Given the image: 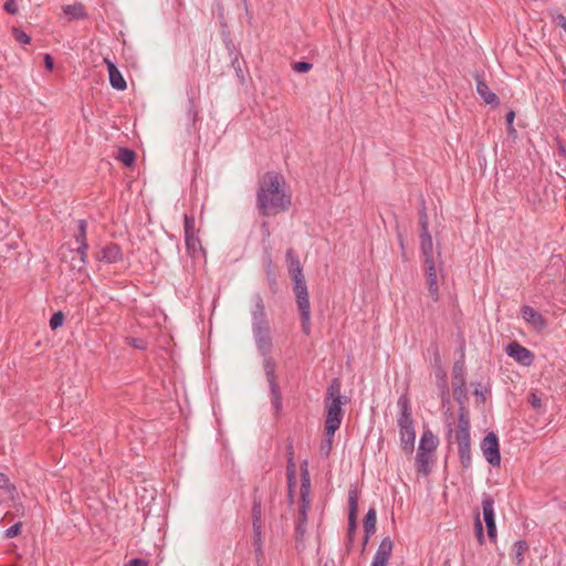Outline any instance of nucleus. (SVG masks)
I'll return each instance as SVG.
<instances>
[{"label": "nucleus", "instance_id": "nucleus-64", "mask_svg": "<svg viewBox=\"0 0 566 566\" xmlns=\"http://www.w3.org/2000/svg\"><path fill=\"white\" fill-rule=\"evenodd\" d=\"M557 148L559 156L566 157V146L562 142H558Z\"/></svg>", "mask_w": 566, "mask_h": 566}, {"label": "nucleus", "instance_id": "nucleus-14", "mask_svg": "<svg viewBox=\"0 0 566 566\" xmlns=\"http://www.w3.org/2000/svg\"><path fill=\"white\" fill-rule=\"evenodd\" d=\"M286 266L292 281L303 280V269L297 254L293 249H289L285 254Z\"/></svg>", "mask_w": 566, "mask_h": 566}, {"label": "nucleus", "instance_id": "nucleus-51", "mask_svg": "<svg viewBox=\"0 0 566 566\" xmlns=\"http://www.w3.org/2000/svg\"><path fill=\"white\" fill-rule=\"evenodd\" d=\"M188 116L192 125L197 123L198 109L192 97L189 98Z\"/></svg>", "mask_w": 566, "mask_h": 566}, {"label": "nucleus", "instance_id": "nucleus-63", "mask_svg": "<svg viewBox=\"0 0 566 566\" xmlns=\"http://www.w3.org/2000/svg\"><path fill=\"white\" fill-rule=\"evenodd\" d=\"M224 44H226V48L229 51L230 55H232L234 53V50H235V46H234L232 40L227 36L224 39Z\"/></svg>", "mask_w": 566, "mask_h": 566}, {"label": "nucleus", "instance_id": "nucleus-27", "mask_svg": "<svg viewBox=\"0 0 566 566\" xmlns=\"http://www.w3.org/2000/svg\"><path fill=\"white\" fill-rule=\"evenodd\" d=\"M482 511L485 524L495 521L494 500L490 494L484 493L482 496Z\"/></svg>", "mask_w": 566, "mask_h": 566}, {"label": "nucleus", "instance_id": "nucleus-59", "mask_svg": "<svg viewBox=\"0 0 566 566\" xmlns=\"http://www.w3.org/2000/svg\"><path fill=\"white\" fill-rule=\"evenodd\" d=\"M125 566H149V562L144 558H133Z\"/></svg>", "mask_w": 566, "mask_h": 566}, {"label": "nucleus", "instance_id": "nucleus-23", "mask_svg": "<svg viewBox=\"0 0 566 566\" xmlns=\"http://www.w3.org/2000/svg\"><path fill=\"white\" fill-rule=\"evenodd\" d=\"M438 447L437 437L429 430H424L419 442V452H433Z\"/></svg>", "mask_w": 566, "mask_h": 566}, {"label": "nucleus", "instance_id": "nucleus-61", "mask_svg": "<svg viewBox=\"0 0 566 566\" xmlns=\"http://www.w3.org/2000/svg\"><path fill=\"white\" fill-rule=\"evenodd\" d=\"M44 66L49 71L53 70V67H54V61L50 54L44 55Z\"/></svg>", "mask_w": 566, "mask_h": 566}, {"label": "nucleus", "instance_id": "nucleus-62", "mask_svg": "<svg viewBox=\"0 0 566 566\" xmlns=\"http://www.w3.org/2000/svg\"><path fill=\"white\" fill-rule=\"evenodd\" d=\"M433 366L434 367L441 366V356L439 354V349L437 346L434 347V352H433Z\"/></svg>", "mask_w": 566, "mask_h": 566}, {"label": "nucleus", "instance_id": "nucleus-6", "mask_svg": "<svg viewBox=\"0 0 566 566\" xmlns=\"http://www.w3.org/2000/svg\"><path fill=\"white\" fill-rule=\"evenodd\" d=\"M255 346L260 355L272 353L273 342L271 336L270 323L252 325Z\"/></svg>", "mask_w": 566, "mask_h": 566}, {"label": "nucleus", "instance_id": "nucleus-54", "mask_svg": "<svg viewBox=\"0 0 566 566\" xmlns=\"http://www.w3.org/2000/svg\"><path fill=\"white\" fill-rule=\"evenodd\" d=\"M436 368V377L441 380L443 389H448L447 386V373L442 368V366L434 367Z\"/></svg>", "mask_w": 566, "mask_h": 566}, {"label": "nucleus", "instance_id": "nucleus-39", "mask_svg": "<svg viewBox=\"0 0 566 566\" xmlns=\"http://www.w3.org/2000/svg\"><path fill=\"white\" fill-rule=\"evenodd\" d=\"M186 248L189 253H195L197 249H202L200 240L196 234H189L185 237Z\"/></svg>", "mask_w": 566, "mask_h": 566}, {"label": "nucleus", "instance_id": "nucleus-22", "mask_svg": "<svg viewBox=\"0 0 566 566\" xmlns=\"http://www.w3.org/2000/svg\"><path fill=\"white\" fill-rule=\"evenodd\" d=\"M400 444L407 454H411L415 449L416 430L415 428L399 429Z\"/></svg>", "mask_w": 566, "mask_h": 566}, {"label": "nucleus", "instance_id": "nucleus-18", "mask_svg": "<svg viewBox=\"0 0 566 566\" xmlns=\"http://www.w3.org/2000/svg\"><path fill=\"white\" fill-rule=\"evenodd\" d=\"M264 272H265V279H266V282H268L271 293L276 294L279 292L277 274H276V268H275L270 254H268L264 258Z\"/></svg>", "mask_w": 566, "mask_h": 566}, {"label": "nucleus", "instance_id": "nucleus-33", "mask_svg": "<svg viewBox=\"0 0 566 566\" xmlns=\"http://www.w3.org/2000/svg\"><path fill=\"white\" fill-rule=\"evenodd\" d=\"M263 357V369L265 373L266 379L276 378L275 370H276V363L274 358L271 356V354L268 355H261Z\"/></svg>", "mask_w": 566, "mask_h": 566}, {"label": "nucleus", "instance_id": "nucleus-17", "mask_svg": "<svg viewBox=\"0 0 566 566\" xmlns=\"http://www.w3.org/2000/svg\"><path fill=\"white\" fill-rule=\"evenodd\" d=\"M269 382L270 395H271V403L274 411L275 417H279L282 412L283 408V398L281 394V389L277 382V378L266 379Z\"/></svg>", "mask_w": 566, "mask_h": 566}, {"label": "nucleus", "instance_id": "nucleus-40", "mask_svg": "<svg viewBox=\"0 0 566 566\" xmlns=\"http://www.w3.org/2000/svg\"><path fill=\"white\" fill-rule=\"evenodd\" d=\"M419 226L421 232L429 231V219L424 201H421V208L419 210Z\"/></svg>", "mask_w": 566, "mask_h": 566}, {"label": "nucleus", "instance_id": "nucleus-36", "mask_svg": "<svg viewBox=\"0 0 566 566\" xmlns=\"http://www.w3.org/2000/svg\"><path fill=\"white\" fill-rule=\"evenodd\" d=\"M87 222L83 219L77 221V233L74 235L77 245H88L86 239Z\"/></svg>", "mask_w": 566, "mask_h": 566}, {"label": "nucleus", "instance_id": "nucleus-34", "mask_svg": "<svg viewBox=\"0 0 566 566\" xmlns=\"http://www.w3.org/2000/svg\"><path fill=\"white\" fill-rule=\"evenodd\" d=\"M335 432L332 434L328 433V430H324V440L321 443L319 447V453L324 458H328L332 451L333 447V440H334Z\"/></svg>", "mask_w": 566, "mask_h": 566}, {"label": "nucleus", "instance_id": "nucleus-7", "mask_svg": "<svg viewBox=\"0 0 566 566\" xmlns=\"http://www.w3.org/2000/svg\"><path fill=\"white\" fill-rule=\"evenodd\" d=\"M481 450L485 460L492 467H499L501 463L500 442L494 432H489L481 442Z\"/></svg>", "mask_w": 566, "mask_h": 566}, {"label": "nucleus", "instance_id": "nucleus-50", "mask_svg": "<svg viewBox=\"0 0 566 566\" xmlns=\"http://www.w3.org/2000/svg\"><path fill=\"white\" fill-rule=\"evenodd\" d=\"M21 528H22V523L21 522L14 523L12 526H10L6 531V533H4L6 538L17 537L18 535H20Z\"/></svg>", "mask_w": 566, "mask_h": 566}, {"label": "nucleus", "instance_id": "nucleus-25", "mask_svg": "<svg viewBox=\"0 0 566 566\" xmlns=\"http://www.w3.org/2000/svg\"><path fill=\"white\" fill-rule=\"evenodd\" d=\"M420 249L424 262L433 260V242L429 231L420 232Z\"/></svg>", "mask_w": 566, "mask_h": 566}, {"label": "nucleus", "instance_id": "nucleus-47", "mask_svg": "<svg viewBox=\"0 0 566 566\" xmlns=\"http://www.w3.org/2000/svg\"><path fill=\"white\" fill-rule=\"evenodd\" d=\"M184 227H185V237L189 235V234H195V218L192 216L185 214Z\"/></svg>", "mask_w": 566, "mask_h": 566}, {"label": "nucleus", "instance_id": "nucleus-55", "mask_svg": "<svg viewBox=\"0 0 566 566\" xmlns=\"http://www.w3.org/2000/svg\"><path fill=\"white\" fill-rule=\"evenodd\" d=\"M3 9L9 14H17L18 13V4H17L15 0H7L4 2Z\"/></svg>", "mask_w": 566, "mask_h": 566}, {"label": "nucleus", "instance_id": "nucleus-31", "mask_svg": "<svg viewBox=\"0 0 566 566\" xmlns=\"http://www.w3.org/2000/svg\"><path fill=\"white\" fill-rule=\"evenodd\" d=\"M116 159L119 160L126 167H130L135 163L136 154L134 150L129 148L119 147Z\"/></svg>", "mask_w": 566, "mask_h": 566}, {"label": "nucleus", "instance_id": "nucleus-49", "mask_svg": "<svg viewBox=\"0 0 566 566\" xmlns=\"http://www.w3.org/2000/svg\"><path fill=\"white\" fill-rule=\"evenodd\" d=\"M312 67H313V64L310 62H306V61H298V62H294L292 64L293 71H295L297 73H306V72L311 71Z\"/></svg>", "mask_w": 566, "mask_h": 566}, {"label": "nucleus", "instance_id": "nucleus-11", "mask_svg": "<svg viewBox=\"0 0 566 566\" xmlns=\"http://www.w3.org/2000/svg\"><path fill=\"white\" fill-rule=\"evenodd\" d=\"M394 543L389 536L381 539L378 549L373 558L371 566H387L392 553Z\"/></svg>", "mask_w": 566, "mask_h": 566}, {"label": "nucleus", "instance_id": "nucleus-57", "mask_svg": "<svg viewBox=\"0 0 566 566\" xmlns=\"http://www.w3.org/2000/svg\"><path fill=\"white\" fill-rule=\"evenodd\" d=\"M528 402L534 409H539L542 406V399L535 392H531L528 396Z\"/></svg>", "mask_w": 566, "mask_h": 566}, {"label": "nucleus", "instance_id": "nucleus-41", "mask_svg": "<svg viewBox=\"0 0 566 566\" xmlns=\"http://www.w3.org/2000/svg\"><path fill=\"white\" fill-rule=\"evenodd\" d=\"M262 533H263V525H260L259 528H253V546L256 554H262Z\"/></svg>", "mask_w": 566, "mask_h": 566}, {"label": "nucleus", "instance_id": "nucleus-19", "mask_svg": "<svg viewBox=\"0 0 566 566\" xmlns=\"http://www.w3.org/2000/svg\"><path fill=\"white\" fill-rule=\"evenodd\" d=\"M105 63L107 65L108 77L112 87L117 91L126 90L127 83L117 66L107 59H105Z\"/></svg>", "mask_w": 566, "mask_h": 566}, {"label": "nucleus", "instance_id": "nucleus-48", "mask_svg": "<svg viewBox=\"0 0 566 566\" xmlns=\"http://www.w3.org/2000/svg\"><path fill=\"white\" fill-rule=\"evenodd\" d=\"M287 480V502L290 505L294 503V492L296 488V475H293V479L286 478Z\"/></svg>", "mask_w": 566, "mask_h": 566}, {"label": "nucleus", "instance_id": "nucleus-32", "mask_svg": "<svg viewBox=\"0 0 566 566\" xmlns=\"http://www.w3.org/2000/svg\"><path fill=\"white\" fill-rule=\"evenodd\" d=\"M528 551V544L526 541H517L514 544V553L512 559L516 565H521L524 560V554Z\"/></svg>", "mask_w": 566, "mask_h": 566}, {"label": "nucleus", "instance_id": "nucleus-43", "mask_svg": "<svg viewBox=\"0 0 566 566\" xmlns=\"http://www.w3.org/2000/svg\"><path fill=\"white\" fill-rule=\"evenodd\" d=\"M549 17L555 25L560 27L566 33V17L556 10L549 11Z\"/></svg>", "mask_w": 566, "mask_h": 566}, {"label": "nucleus", "instance_id": "nucleus-8", "mask_svg": "<svg viewBox=\"0 0 566 566\" xmlns=\"http://www.w3.org/2000/svg\"><path fill=\"white\" fill-rule=\"evenodd\" d=\"M505 352L510 357L523 366L528 367L534 361V354L517 342L509 343Z\"/></svg>", "mask_w": 566, "mask_h": 566}, {"label": "nucleus", "instance_id": "nucleus-4", "mask_svg": "<svg viewBox=\"0 0 566 566\" xmlns=\"http://www.w3.org/2000/svg\"><path fill=\"white\" fill-rule=\"evenodd\" d=\"M293 292L301 317L302 332L305 335L311 334V306L308 291L305 279L293 281Z\"/></svg>", "mask_w": 566, "mask_h": 566}, {"label": "nucleus", "instance_id": "nucleus-60", "mask_svg": "<svg viewBox=\"0 0 566 566\" xmlns=\"http://www.w3.org/2000/svg\"><path fill=\"white\" fill-rule=\"evenodd\" d=\"M87 250H88V245H77V248L75 249L76 253L78 254L77 258H83L85 261H86V256H87Z\"/></svg>", "mask_w": 566, "mask_h": 566}, {"label": "nucleus", "instance_id": "nucleus-20", "mask_svg": "<svg viewBox=\"0 0 566 566\" xmlns=\"http://www.w3.org/2000/svg\"><path fill=\"white\" fill-rule=\"evenodd\" d=\"M470 438V417L467 407L459 408L458 430L454 432V439Z\"/></svg>", "mask_w": 566, "mask_h": 566}, {"label": "nucleus", "instance_id": "nucleus-9", "mask_svg": "<svg viewBox=\"0 0 566 566\" xmlns=\"http://www.w3.org/2000/svg\"><path fill=\"white\" fill-rule=\"evenodd\" d=\"M399 407V417L397 423L399 429L415 428L413 419L411 417L410 400L406 394L401 395L397 402Z\"/></svg>", "mask_w": 566, "mask_h": 566}, {"label": "nucleus", "instance_id": "nucleus-26", "mask_svg": "<svg viewBox=\"0 0 566 566\" xmlns=\"http://www.w3.org/2000/svg\"><path fill=\"white\" fill-rule=\"evenodd\" d=\"M62 9H63V12L65 13V15H67L70 20H82L87 17L85 7L81 2L64 6Z\"/></svg>", "mask_w": 566, "mask_h": 566}, {"label": "nucleus", "instance_id": "nucleus-30", "mask_svg": "<svg viewBox=\"0 0 566 566\" xmlns=\"http://www.w3.org/2000/svg\"><path fill=\"white\" fill-rule=\"evenodd\" d=\"M416 467L418 473L422 475H428L431 471L429 465V453L428 452H417L416 457Z\"/></svg>", "mask_w": 566, "mask_h": 566}, {"label": "nucleus", "instance_id": "nucleus-37", "mask_svg": "<svg viewBox=\"0 0 566 566\" xmlns=\"http://www.w3.org/2000/svg\"><path fill=\"white\" fill-rule=\"evenodd\" d=\"M453 398L459 403V408L467 407L468 401L467 385L465 386H452Z\"/></svg>", "mask_w": 566, "mask_h": 566}, {"label": "nucleus", "instance_id": "nucleus-10", "mask_svg": "<svg viewBox=\"0 0 566 566\" xmlns=\"http://www.w3.org/2000/svg\"><path fill=\"white\" fill-rule=\"evenodd\" d=\"M424 275L429 294L432 297V300L437 302L439 300V285L434 260H429L428 262H424Z\"/></svg>", "mask_w": 566, "mask_h": 566}, {"label": "nucleus", "instance_id": "nucleus-1", "mask_svg": "<svg viewBox=\"0 0 566 566\" xmlns=\"http://www.w3.org/2000/svg\"><path fill=\"white\" fill-rule=\"evenodd\" d=\"M282 177L274 171L266 172L260 180L256 192V206L260 214L275 216L290 208L291 197L282 190Z\"/></svg>", "mask_w": 566, "mask_h": 566}, {"label": "nucleus", "instance_id": "nucleus-15", "mask_svg": "<svg viewBox=\"0 0 566 566\" xmlns=\"http://www.w3.org/2000/svg\"><path fill=\"white\" fill-rule=\"evenodd\" d=\"M97 259L108 264L116 263L123 260V252L117 243L112 242L101 250Z\"/></svg>", "mask_w": 566, "mask_h": 566}, {"label": "nucleus", "instance_id": "nucleus-56", "mask_svg": "<svg viewBox=\"0 0 566 566\" xmlns=\"http://www.w3.org/2000/svg\"><path fill=\"white\" fill-rule=\"evenodd\" d=\"M488 536L491 542H495L496 539V524L494 522H490L489 524H485Z\"/></svg>", "mask_w": 566, "mask_h": 566}, {"label": "nucleus", "instance_id": "nucleus-5", "mask_svg": "<svg viewBox=\"0 0 566 566\" xmlns=\"http://www.w3.org/2000/svg\"><path fill=\"white\" fill-rule=\"evenodd\" d=\"M357 513H358V493L357 490L352 489L348 493V528H347V553L352 551L356 530H357Z\"/></svg>", "mask_w": 566, "mask_h": 566}, {"label": "nucleus", "instance_id": "nucleus-42", "mask_svg": "<svg viewBox=\"0 0 566 566\" xmlns=\"http://www.w3.org/2000/svg\"><path fill=\"white\" fill-rule=\"evenodd\" d=\"M244 62H240L238 54L235 53L234 56L231 59V65L235 71L237 77L239 78L240 83H244V74L242 65Z\"/></svg>", "mask_w": 566, "mask_h": 566}, {"label": "nucleus", "instance_id": "nucleus-35", "mask_svg": "<svg viewBox=\"0 0 566 566\" xmlns=\"http://www.w3.org/2000/svg\"><path fill=\"white\" fill-rule=\"evenodd\" d=\"M287 461H286V478L290 480L293 479V475H296V468L294 462V449L292 443H289L286 447Z\"/></svg>", "mask_w": 566, "mask_h": 566}, {"label": "nucleus", "instance_id": "nucleus-3", "mask_svg": "<svg viewBox=\"0 0 566 566\" xmlns=\"http://www.w3.org/2000/svg\"><path fill=\"white\" fill-rule=\"evenodd\" d=\"M310 490H311V478L307 469V461H303L301 463V488H300V506L297 514V523L295 526V535L296 539H302L306 533V524H307V511L311 506L310 501Z\"/></svg>", "mask_w": 566, "mask_h": 566}, {"label": "nucleus", "instance_id": "nucleus-46", "mask_svg": "<svg viewBox=\"0 0 566 566\" xmlns=\"http://www.w3.org/2000/svg\"><path fill=\"white\" fill-rule=\"evenodd\" d=\"M12 34L19 43L28 44L31 41V38L20 28H12Z\"/></svg>", "mask_w": 566, "mask_h": 566}, {"label": "nucleus", "instance_id": "nucleus-16", "mask_svg": "<svg viewBox=\"0 0 566 566\" xmlns=\"http://www.w3.org/2000/svg\"><path fill=\"white\" fill-rule=\"evenodd\" d=\"M522 317L532 324L537 331H542L547 326L545 317L535 311L532 306L524 305L521 308Z\"/></svg>", "mask_w": 566, "mask_h": 566}, {"label": "nucleus", "instance_id": "nucleus-28", "mask_svg": "<svg viewBox=\"0 0 566 566\" xmlns=\"http://www.w3.org/2000/svg\"><path fill=\"white\" fill-rule=\"evenodd\" d=\"M262 525V500L256 495V489L253 494L252 505V527L259 528Z\"/></svg>", "mask_w": 566, "mask_h": 566}, {"label": "nucleus", "instance_id": "nucleus-58", "mask_svg": "<svg viewBox=\"0 0 566 566\" xmlns=\"http://www.w3.org/2000/svg\"><path fill=\"white\" fill-rule=\"evenodd\" d=\"M128 344L137 349L146 348V342L143 338H129Z\"/></svg>", "mask_w": 566, "mask_h": 566}, {"label": "nucleus", "instance_id": "nucleus-21", "mask_svg": "<svg viewBox=\"0 0 566 566\" xmlns=\"http://www.w3.org/2000/svg\"><path fill=\"white\" fill-rule=\"evenodd\" d=\"M454 441L458 443L459 458L462 467L469 469L472 463L470 438H457Z\"/></svg>", "mask_w": 566, "mask_h": 566}, {"label": "nucleus", "instance_id": "nucleus-29", "mask_svg": "<svg viewBox=\"0 0 566 566\" xmlns=\"http://www.w3.org/2000/svg\"><path fill=\"white\" fill-rule=\"evenodd\" d=\"M377 512L375 507H370L363 521L364 533L373 535L376 531Z\"/></svg>", "mask_w": 566, "mask_h": 566}, {"label": "nucleus", "instance_id": "nucleus-44", "mask_svg": "<svg viewBox=\"0 0 566 566\" xmlns=\"http://www.w3.org/2000/svg\"><path fill=\"white\" fill-rule=\"evenodd\" d=\"M474 387L473 395L480 398L481 402L484 403L486 401V397L491 394V388L485 387L484 389L479 388L481 386L480 382H472Z\"/></svg>", "mask_w": 566, "mask_h": 566}, {"label": "nucleus", "instance_id": "nucleus-52", "mask_svg": "<svg viewBox=\"0 0 566 566\" xmlns=\"http://www.w3.org/2000/svg\"><path fill=\"white\" fill-rule=\"evenodd\" d=\"M86 261L83 258L73 256L71 260V269L77 272L84 271L86 266Z\"/></svg>", "mask_w": 566, "mask_h": 566}, {"label": "nucleus", "instance_id": "nucleus-38", "mask_svg": "<svg viewBox=\"0 0 566 566\" xmlns=\"http://www.w3.org/2000/svg\"><path fill=\"white\" fill-rule=\"evenodd\" d=\"M474 532H475V536H476V539H478L479 544L483 545L484 542H485V537H484L483 525H482V522L480 520V513L479 512H476L475 515H474Z\"/></svg>", "mask_w": 566, "mask_h": 566}, {"label": "nucleus", "instance_id": "nucleus-12", "mask_svg": "<svg viewBox=\"0 0 566 566\" xmlns=\"http://www.w3.org/2000/svg\"><path fill=\"white\" fill-rule=\"evenodd\" d=\"M476 81V92L481 98L489 105L497 106L500 104L499 97L495 93L491 92L488 84L484 81L483 74L476 72L474 74Z\"/></svg>", "mask_w": 566, "mask_h": 566}, {"label": "nucleus", "instance_id": "nucleus-53", "mask_svg": "<svg viewBox=\"0 0 566 566\" xmlns=\"http://www.w3.org/2000/svg\"><path fill=\"white\" fill-rule=\"evenodd\" d=\"M0 489L7 490L8 492L15 490V486L10 483L9 478L2 472H0Z\"/></svg>", "mask_w": 566, "mask_h": 566}, {"label": "nucleus", "instance_id": "nucleus-45", "mask_svg": "<svg viewBox=\"0 0 566 566\" xmlns=\"http://www.w3.org/2000/svg\"><path fill=\"white\" fill-rule=\"evenodd\" d=\"M64 318H65V316L61 311L55 312L51 316L50 322H49L51 329L54 331V329L61 327L64 323Z\"/></svg>", "mask_w": 566, "mask_h": 566}, {"label": "nucleus", "instance_id": "nucleus-2", "mask_svg": "<svg viewBox=\"0 0 566 566\" xmlns=\"http://www.w3.org/2000/svg\"><path fill=\"white\" fill-rule=\"evenodd\" d=\"M342 381L339 378H333L327 386L324 405L326 410L324 430H328V433L336 432L343 420L344 411L343 405L348 402L347 397L340 394Z\"/></svg>", "mask_w": 566, "mask_h": 566}, {"label": "nucleus", "instance_id": "nucleus-13", "mask_svg": "<svg viewBox=\"0 0 566 566\" xmlns=\"http://www.w3.org/2000/svg\"><path fill=\"white\" fill-rule=\"evenodd\" d=\"M251 301L253 302V307L251 310L252 325L269 323L264 301L261 294L254 293Z\"/></svg>", "mask_w": 566, "mask_h": 566}, {"label": "nucleus", "instance_id": "nucleus-24", "mask_svg": "<svg viewBox=\"0 0 566 566\" xmlns=\"http://www.w3.org/2000/svg\"><path fill=\"white\" fill-rule=\"evenodd\" d=\"M465 365L463 357L454 361L452 367V386H465Z\"/></svg>", "mask_w": 566, "mask_h": 566}]
</instances>
